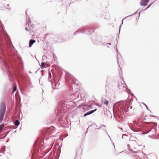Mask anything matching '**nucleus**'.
<instances>
[{
    "label": "nucleus",
    "mask_w": 159,
    "mask_h": 159,
    "mask_svg": "<svg viewBox=\"0 0 159 159\" xmlns=\"http://www.w3.org/2000/svg\"><path fill=\"white\" fill-rule=\"evenodd\" d=\"M5 105L4 103L2 104L0 109V121L2 122L5 111Z\"/></svg>",
    "instance_id": "1"
},
{
    "label": "nucleus",
    "mask_w": 159,
    "mask_h": 159,
    "mask_svg": "<svg viewBox=\"0 0 159 159\" xmlns=\"http://www.w3.org/2000/svg\"><path fill=\"white\" fill-rule=\"evenodd\" d=\"M126 85L125 83H122L121 82H119L118 84V88L120 91H125L126 90Z\"/></svg>",
    "instance_id": "2"
},
{
    "label": "nucleus",
    "mask_w": 159,
    "mask_h": 159,
    "mask_svg": "<svg viewBox=\"0 0 159 159\" xmlns=\"http://www.w3.org/2000/svg\"><path fill=\"white\" fill-rule=\"evenodd\" d=\"M82 152V149L81 148H77L76 150V157L81 155Z\"/></svg>",
    "instance_id": "3"
},
{
    "label": "nucleus",
    "mask_w": 159,
    "mask_h": 159,
    "mask_svg": "<svg viewBox=\"0 0 159 159\" xmlns=\"http://www.w3.org/2000/svg\"><path fill=\"white\" fill-rule=\"evenodd\" d=\"M144 120H146L145 122H150V121L152 120V118L151 116H145Z\"/></svg>",
    "instance_id": "4"
},
{
    "label": "nucleus",
    "mask_w": 159,
    "mask_h": 159,
    "mask_svg": "<svg viewBox=\"0 0 159 159\" xmlns=\"http://www.w3.org/2000/svg\"><path fill=\"white\" fill-rule=\"evenodd\" d=\"M148 2V0H142L140 5L142 6H145L147 5V3Z\"/></svg>",
    "instance_id": "5"
},
{
    "label": "nucleus",
    "mask_w": 159,
    "mask_h": 159,
    "mask_svg": "<svg viewBox=\"0 0 159 159\" xmlns=\"http://www.w3.org/2000/svg\"><path fill=\"white\" fill-rule=\"evenodd\" d=\"M96 110H97V109H96L94 110L90 111L88 112L87 113L85 114L84 115V116L85 117V116H87L89 114H91L92 113H93L94 111H96Z\"/></svg>",
    "instance_id": "6"
},
{
    "label": "nucleus",
    "mask_w": 159,
    "mask_h": 159,
    "mask_svg": "<svg viewBox=\"0 0 159 159\" xmlns=\"http://www.w3.org/2000/svg\"><path fill=\"white\" fill-rule=\"evenodd\" d=\"M35 42V40L34 39H31L30 41L29 47H31L32 44Z\"/></svg>",
    "instance_id": "7"
},
{
    "label": "nucleus",
    "mask_w": 159,
    "mask_h": 159,
    "mask_svg": "<svg viewBox=\"0 0 159 159\" xmlns=\"http://www.w3.org/2000/svg\"><path fill=\"white\" fill-rule=\"evenodd\" d=\"M109 101L105 99L104 101V104L105 105L107 106L108 104Z\"/></svg>",
    "instance_id": "8"
},
{
    "label": "nucleus",
    "mask_w": 159,
    "mask_h": 159,
    "mask_svg": "<svg viewBox=\"0 0 159 159\" xmlns=\"http://www.w3.org/2000/svg\"><path fill=\"white\" fill-rule=\"evenodd\" d=\"M20 124V122L18 120H16L15 122V124L16 126H18Z\"/></svg>",
    "instance_id": "9"
},
{
    "label": "nucleus",
    "mask_w": 159,
    "mask_h": 159,
    "mask_svg": "<svg viewBox=\"0 0 159 159\" xmlns=\"http://www.w3.org/2000/svg\"><path fill=\"white\" fill-rule=\"evenodd\" d=\"M14 87L13 88V91L14 92H15L17 89V87H16V84H14Z\"/></svg>",
    "instance_id": "10"
},
{
    "label": "nucleus",
    "mask_w": 159,
    "mask_h": 159,
    "mask_svg": "<svg viewBox=\"0 0 159 159\" xmlns=\"http://www.w3.org/2000/svg\"><path fill=\"white\" fill-rule=\"evenodd\" d=\"M41 66L42 68H45V63L43 62H42L41 63Z\"/></svg>",
    "instance_id": "11"
},
{
    "label": "nucleus",
    "mask_w": 159,
    "mask_h": 159,
    "mask_svg": "<svg viewBox=\"0 0 159 159\" xmlns=\"http://www.w3.org/2000/svg\"><path fill=\"white\" fill-rule=\"evenodd\" d=\"M4 125L3 124L0 125V131L4 127Z\"/></svg>",
    "instance_id": "12"
},
{
    "label": "nucleus",
    "mask_w": 159,
    "mask_h": 159,
    "mask_svg": "<svg viewBox=\"0 0 159 159\" xmlns=\"http://www.w3.org/2000/svg\"><path fill=\"white\" fill-rule=\"evenodd\" d=\"M151 5V4H150V5H149V6H148V8H148V7H149L150 6V5Z\"/></svg>",
    "instance_id": "13"
},
{
    "label": "nucleus",
    "mask_w": 159,
    "mask_h": 159,
    "mask_svg": "<svg viewBox=\"0 0 159 159\" xmlns=\"http://www.w3.org/2000/svg\"><path fill=\"white\" fill-rule=\"evenodd\" d=\"M130 109H131L132 108V107H130Z\"/></svg>",
    "instance_id": "14"
},
{
    "label": "nucleus",
    "mask_w": 159,
    "mask_h": 159,
    "mask_svg": "<svg viewBox=\"0 0 159 159\" xmlns=\"http://www.w3.org/2000/svg\"><path fill=\"white\" fill-rule=\"evenodd\" d=\"M149 0H148V2L149 1Z\"/></svg>",
    "instance_id": "15"
}]
</instances>
